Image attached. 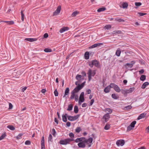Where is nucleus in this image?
I'll use <instances>...</instances> for the list:
<instances>
[{
  "label": "nucleus",
  "mask_w": 149,
  "mask_h": 149,
  "mask_svg": "<svg viewBox=\"0 0 149 149\" xmlns=\"http://www.w3.org/2000/svg\"><path fill=\"white\" fill-rule=\"evenodd\" d=\"M74 98L75 101H77L78 100V96L77 94L72 91L71 93V96L70 99L71 100H72Z\"/></svg>",
  "instance_id": "4"
},
{
  "label": "nucleus",
  "mask_w": 149,
  "mask_h": 149,
  "mask_svg": "<svg viewBox=\"0 0 149 149\" xmlns=\"http://www.w3.org/2000/svg\"><path fill=\"white\" fill-rule=\"evenodd\" d=\"M81 130V128L80 127L77 128L75 130V131L77 133H79Z\"/></svg>",
  "instance_id": "43"
},
{
  "label": "nucleus",
  "mask_w": 149,
  "mask_h": 149,
  "mask_svg": "<svg viewBox=\"0 0 149 149\" xmlns=\"http://www.w3.org/2000/svg\"><path fill=\"white\" fill-rule=\"evenodd\" d=\"M2 22L6 23L8 24L11 25L13 24H14V22L13 21H3Z\"/></svg>",
  "instance_id": "16"
},
{
  "label": "nucleus",
  "mask_w": 149,
  "mask_h": 149,
  "mask_svg": "<svg viewBox=\"0 0 149 149\" xmlns=\"http://www.w3.org/2000/svg\"><path fill=\"white\" fill-rule=\"evenodd\" d=\"M62 120L63 122H66L67 121V117L64 116V115H62Z\"/></svg>",
  "instance_id": "33"
},
{
  "label": "nucleus",
  "mask_w": 149,
  "mask_h": 149,
  "mask_svg": "<svg viewBox=\"0 0 149 149\" xmlns=\"http://www.w3.org/2000/svg\"><path fill=\"white\" fill-rule=\"evenodd\" d=\"M68 29L69 28L67 27H63L60 29L59 32L60 33H62Z\"/></svg>",
  "instance_id": "13"
},
{
  "label": "nucleus",
  "mask_w": 149,
  "mask_h": 149,
  "mask_svg": "<svg viewBox=\"0 0 149 149\" xmlns=\"http://www.w3.org/2000/svg\"><path fill=\"white\" fill-rule=\"evenodd\" d=\"M141 3L140 2H135V5L137 6H140L141 5Z\"/></svg>",
  "instance_id": "52"
},
{
  "label": "nucleus",
  "mask_w": 149,
  "mask_h": 149,
  "mask_svg": "<svg viewBox=\"0 0 149 149\" xmlns=\"http://www.w3.org/2000/svg\"><path fill=\"white\" fill-rule=\"evenodd\" d=\"M146 76L145 75H141L140 78V79L142 81H144L146 79Z\"/></svg>",
  "instance_id": "30"
},
{
  "label": "nucleus",
  "mask_w": 149,
  "mask_h": 149,
  "mask_svg": "<svg viewBox=\"0 0 149 149\" xmlns=\"http://www.w3.org/2000/svg\"><path fill=\"white\" fill-rule=\"evenodd\" d=\"M87 105V104L86 103H84L82 104V107H85Z\"/></svg>",
  "instance_id": "64"
},
{
  "label": "nucleus",
  "mask_w": 149,
  "mask_h": 149,
  "mask_svg": "<svg viewBox=\"0 0 149 149\" xmlns=\"http://www.w3.org/2000/svg\"><path fill=\"white\" fill-rule=\"evenodd\" d=\"M146 115V113H141L138 117L137 119L139 120L140 119L144 118L145 117Z\"/></svg>",
  "instance_id": "11"
},
{
  "label": "nucleus",
  "mask_w": 149,
  "mask_h": 149,
  "mask_svg": "<svg viewBox=\"0 0 149 149\" xmlns=\"http://www.w3.org/2000/svg\"><path fill=\"white\" fill-rule=\"evenodd\" d=\"M110 88H111L110 86V85L106 87L104 90V91L105 93H108L110 91Z\"/></svg>",
  "instance_id": "14"
},
{
  "label": "nucleus",
  "mask_w": 149,
  "mask_h": 149,
  "mask_svg": "<svg viewBox=\"0 0 149 149\" xmlns=\"http://www.w3.org/2000/svg\"><path fill=\"white\" fill-rule=\"evenodd\" d=\"M81 89V88L78 85L72 91L77 94Z\"/></svg>",
  "instance_id": "12"
},
{
  "label": "nucleus",
  "mask_w": 149,
  "mask_h": 149,
  "mask_svg": "<svg viewBox=\"0 0 149 149\" xmlns=\"http://www.w3.org/2000/svg\"><path fill=\"white\" fill-rule=\"evenodd\" d=\"M44 51L46 52H51L52 51V50L51 49H49L48 48H45L44 50Z\"/></svg>",
  "instance_id": "36"
},
{
  "label": "nucleus",
  "mask_w": 149,
  "mask_h": 149,
  "mask_svg": "<svg viewBox=\"0 0 149 149\" xmlns=\"http://www.w3.org/2000/svg\"><path fill=\"white\" fill-rule=\"evenodd\" d=\"M105 111L106 112H108L109 113H111L112 112V110L110 108H107L105 109Z\"/></svg>",
  "instance_id": "27"
},
{
  "label": "nucleus",
  "mask_w": 149,
  "mask_h": 149,
  "mask_svg": "<svg viewBox=\"0 0 149 149\" xmlns=\"http://www.w3.org/2000/svg\"><path fill=\"white\" fill-rule=\"evenodd\" d=\"M110 128V125L109 124H107L104 127V129L105 130H108Z\"/></svg>",
  "instance_id": "35"
},
{
  "label": "nucleus",
  "mask_w": 149,
  "mask_h": 149,
  "mask_svg": "<svg viewBox=\"0 0 149 149\" xmlns=\"http://www.w3.org/2000/svg\"><path fill=\"white\" fill-rule=\"evenodd\" d=\"M84 101V97H80L79 98V102H83Z\"/></svg>",
  "instance_id": "37"
},
{
  "label": "nucleus",
  "mask_w": 149,
  "mask_h": 149,
  "mask_svg": "<svg viewBox=\"0 0 149 149\" xmlns=\"http://www.w3.org/2000/svg\"><path fill=\"white\" fill-rule=\"evenodd\" d=\"M15 73H17L18 74V75H20L21 73L20 72V71H17L16 70H14V71L13 72V75H15Z\"/></svg>",
  "instance_id": "31"
},
{
  "label": "nucleus",
  "mask_w": 149,
  "mask_h": 149,
  "mask_svg": "<svg viewBox=\"0 0 149 149\" xmlns=\"http://www.w3.org/2000/svg\"><path fill=\"white\" fill-rule=\"evenodd\" d=\"M74 111L76 113H77L78 112V107L77 106H75L74 109Z\"/></svg>",
  "instance_id": "29"
},
{
  "label": "nucleus",
  "mask_w": 149,
  "mask_h": 149,
  "mask_svg": "<svg viewBox=\"0 0 149 149\" xmlns=\"http://www.w3.org/2000/svg\"><path fill=\"white\" fill-rule=\"evenodd\" d=\"M138 14L140 16H142L146 14L145 13H139V12L138 13Z\"/></svg>",
  "instance_id": "56"
},
{
  "label": "nucleus",
  "mask_w": 149,
  "mask_h": 149,
  "mask_svg": "<svg viewBox=\"0 0 149 149\" xmlns=\"http://www.w3.org/2000/svg\"><path fill=\"white\" fill-rule=\"evenodd\" d=\"M72 105L71 104H70L68 105L67 110L68 111H71L72 109Z\"/></svg>",
  "instance_id": "34"
},
{
  "label": "nucleus",
  "mask_w": 149,
  "mask_h": 149,
  "mask_svg": "<svg viewBox=\"0 0 149 149\" xmlns=\"http://www.w3.org/2000/svg\"><path fill=\"white\" fill-rule=\"evenodd\" d=\"M13 107V106L12 104L10 103H9V109H12Z\"/></svg>",
  "instance_id": "57"
},
{
  "label": "nucleus",
  "mask_w": 149,
  "mask_h": 149,
  "mask_svg": "<svg viewBox=\"0 0 149 149\" xmlns=\"http://www.w3.org/2000/svg\"><path fill=\"white\" fill-rule=\"evenodd\" d=\"M110 118V116L109 113H107L105 114L103 117V119H104L105 121L107 122L108 121Z\"/></svg>",
  "instance_id": "9"
},
{
  "label": "nucleus",
  "mask_w": 149,
  "mask_h": 149,
  "mask_svg": "<svg viewBox=\"0 0 149 149\" xmlns=\"http://www.w3.org/2000/svg\"><path fill=\"white\" fill-rule=\"evenodd\" d=\"M69 136L71 138H73L74 137V134L72 133H70L69 134Z\"/></svg>",
  "instance_id": "53"
},
{
  "label": "nucleus",
  "mask_w": 149,
  "mask_h": 149,
  "mask_svg": "<svg viewBox=\"0 0 149 149\" xmlns=\"http://www.w3.org/2000/svg\"><path fill=\"white\" fill-rule=\"evenodd\" d=\"M21 20L22 21H24V15L23 13V11H21Z\"/></svg>",
  "instance_id": "28"
},
{
  "label": "nucleus",
  "mask_w": 149,
  "mask_h": 149,
  "mask_svg": "<svg viewBox=\"0 0 149 149\" xmlns=\"http://www.w3.org/2000/svg\"><path fill=\"white\" fill-rule=\"evenodd\" d=\"M79 13V12L76 11L73 12L72 14V17H75Z\"/></svg>",
  "instance_id": "24"
},
{
  "label": "nucleus",
  "mask_w": 149,
  "mask_h": 149,
  "mask_svg": "<svg viewBox=\"0 0 149 149\" xmlns=\"http://www.w3.org/2000/svg\"><path fill=\"white\" fill-rule=\"evenodd\" d=\"M85 58L86 59H88L89 58V53L87 52H86L84 54Z\"/></svg>",
  "instance_id": "19"
},
{
  "label": "nucleus",
  "mask_w": 149,
  "mask_h": 149,
  "mask_svg": "<svg viewBox=\"0 0 149 149\" xmlns=\"http://www.w3.org/2000/svg\"><path fill=\"white\" fill-rule=\"evenodd\" d=\"M25 143V144L26 145H29L30 144L31 142L30 141H29V140H27V141H26Z\"/></svg>",
  "instance_id": "51"
},
{
  "label": "nucleus",
  "mask_w": 149,
  "mask_h": 149,
  "mask_svg": "<svg viewBox=\"0 0 149 149\" xmlns=\"http://www.w3.org/2000/svg\"><path fill=\"white\" fill-rule=\"evenodd\" d=\"M149 85V83L146 82L144 83L141 86V88L143 89L145 88L147 86Z\"/></svg>",
  "instance_id": "17"
},
{
  "label": "nucleus",
  "mask_w": 149,
  "mask_h": 149,
  "mask_svg": "<svg viewBox=\"0 0 149 149\" xmlns=\"http://www.w3.org/2000/svg\"><path fill=\"white\" fill-rule=\"evenodd\" d=\"M73 116H69L68 117V120L71 121H74L73 118Z\"/></svg>",
  "instance_id": "47"
},
{
  "label": "nucleus",
  "mask_w": 149,
  "mask_h": 149,
  "mask_svg": "<svg viewBox=\"0 0 149 149\" xmlns=\"http://www.w3.org/2000/svg\"><path fill=\"white\" fill-rule=\"evenodd\" d=\"M120 91H121L122 94L126 96L127 95V94L126 89H121L120 90Z\"/></svg>",
  "instance_id": "20"
},
{
  "label": "nucleus",
  "mask_w": 149,
  "mask_h": 149,
  "mask_svg": "<svg viewBox=\"0 0 149 149\" xmlns=\"http://www.w3.org/2000/svg\"><path fill=\"white\" fill-rule=\"evenodd\" d=\"M56 133V131L54 129H53L52 130V134H53V135L54 136H55V134Z\"/></svg>",
  "instance_id": "58"
},
{
  "label": "nucleus",
  "mask_w": 149,
  "mask_h": 149,
  "mask_svg": "<svg viewBox=\"0 0 149 149\" xmlns=\"http://www.w3.org/2000/svg\"><path fill=\"white\" fill-rule=\"evenodd\" d=\"M6 135L5 134H3L0 137V140H1L3 139L6 136Z\"/></svg>",
  "instance_id": "41"
},
{
  "label": "nucleus",
  "mask_w": 149,
  "mask_h": 149,
  "mask_svg": "<svg viewBox=\"0 0 149 149\" xmlns=\"http://www.w3.org/2000/svg\"><path fill=\"white\" fill-rule=\"evenodd\" d=\"M129 89L130 91V92L131 93L134 91V88H131Z\"/></svg>",
  "instance_id": "59"
},
{
  "label": "nucleus",
  "mask_w": 149,
  "mask_h": 149,
  "mask_svg": "<svg viewBox=\"0 0 149 149\" xmlns=\"http://www.w3.org/2000/svg\"><path fill=\"white\" fill-rule=\"evenodd\" d=\"M84 82L82 84H81V85L79 84L78 86H80V88H81V89L84 86Z\"/></svg>",
  "instance_id": "55"
},
{
  "label": "nucleus",
  "mask_w": 149,
  "mask_h": 149,
  "mask_svg": "<svg viewBox=\"0 0 149 149\" xmlns=\"http://www.w3.org/2000/svg\"><path fill=\"white\" fill-rule=\"evenodd\" d=\"M136 123V121H134L132 122L130 124V126L132 127L133 128H134V127Z\"/></svg>",
  "instance_id": "32"
},
{
  "label": "nucleus",
  "mask_w": 149,
  "mask_h": 149,
  "mask_svg": "<svg viewBox=\"0 0 149 149\" xmlns=\"http://www.w3.org/2000/svg\"><path fill=\"white\" fill-rule=\"evenodd\" d=\"M23 135V134L22 133L19 134L18 135L16 136V138L17 139H19L21 138L22 136Z\"/></svg>",
  "instance_id": "39"
},
{
  "label": "nucleus",
  "mask_w": 149,
  "mask_h": 149,
  "mask_svg": "<svg viewBox=\"0 0 149 149\" xmlns=\"http://www.w3.org/2000/svg\"><path fill=\"white\" fill-rule=\"evenodd\" d=\"M106 10V8L104 7L101 8H100L97 10V11L98 12H100L102 11H104L105 10Z\"/></svg>",
  "instance_id": "23"
},
{
  "label": "nucleus",
  "mask_w": 149,
  "mask_h": 149,
  "mask_svg": "<svg viewBox=\"0 0 149 149\" xmlns=\"http://www.w3.org/2000/svg\"><path fill=\"white\" fill-rule=\"evenodd\" d=\"M115 21H118L119 22H125V20L123 19H122L121 18H117L115 19Z\"/></svg>",
  "instance_id": "25"
},
{
  "label": "nucleus",
  "mask_w": 149,
  "mask_h": 149,
  "mask_svg": "<svg viewBox=\"0 0 149 149\" xmlns=\"http://www.w3.org/2000/svg\"><path fill=\"white\" fill-rule=\"evenodd\" d=\"M102 45H103V43H98L94 44V45L95 46V47H96L97 46Z\"/></svg>",
  "instance_id": "50"
},
{
  "label": "nucleus",
  "mask_w": 149,
  "mask_h": 149,
  "mask_svg": "<svg viewBox=\"0 0 149 149\" xmlns=\"http://www.w3.org/2000/svg\"><path fill=\"white\" fill-rule=\"evenodd\" d=\"M70 93V90L69 88H66L65 91L64 95L63 96V97H65L67 95L68 96Z\"/></svg>",
  "instance_id": "10"
},
{
  "label": "nucleus",
  "mask_w": 149,
  "mask_h": 149,
  "mask_svg": "<svg viewBox=\"0 0 149 149\" xmlns=\"http://www.w3.org/2000/svg\"><path fill=\"white\" fill-rule=\"evenodd\" d=\"M8 128L10 129L11 130H14L15 129V127L12 125H9L7 127Z\"/></svg>",
  "instance_id": "22"
},
{
  "label": "nucleus",
  "mask_w": 149,
  "mask_h": 149,
  "mask_svg": "<svg viewBox=\"0 0 149 149\" xmlns=\"http://www.w3.org/2000/svg\"><path fill=\"white\" fill-rule=\"evenodd\" d=\"M71 123L70 122H67L66 123V125L67 127H69L70 126Z\"/></svg>",
  "instance_id": "63"
},
{
  "label": "nucleus",
  "mask_w": 149,
  "mask_h": 149,
  "mask_svg": "<svg viewBox=\"0 0 149 149\" xmlns=\"http://www.w3.org/2000/svg\"><path fill=\"white\" fill-rule=\"evenodd\" d=\"M121 52L120 48H118L116 50V54L118 56H119L120 55Z\"/></svg>",
  "instance_id": "18"
},
{
  "label": "nucleus",
  "mask_w": 149,
  "mask_h": 149,
  "mask_svg": "<svg viewBox=\"0 0 149 149\" xmlns=\"http://www.w3.org/2000/svg\"><path fill=\"white\" fill-rule=\"evenodd\" d=\"M61 9V7L60 6H58L56 10L53 12V15L56 16L59 13Z\"/></svg>",
  "instance_id": "7"
},
{
  "label": "nucleus",
  "mask_w": 149,
  "mask_h": 149,
  "mask_svg": "<svg viewBox=\"0 0 149 149\" xmlns=\"http://www.w3.org/2000/svg\"><path fill=\"white\" fill-rule=\"evenodd\" d=\"M54 93L55 96H57L58 95V93L56 89L54 91Z\"/></svg>",
  "instance_id": "46"
},
{
  "label": "nucleus",
  "mask_w": 149,
  "mask_h": 149,
  "mask_svg": "<svg viewBox=\"0 0 149 149\" xmlns=\"http://www.w3.org/2000/svg\"><path fill=\"white\" fill-rule=\"evenodd\" d=\"M25 40L29 42H33L36 41L37 39L36 38H26Z\"/></svg>",
  "instance_id": "15"
},
{
  "label": "nucleus",
  "mask_w": 149,
  "mask_h": 149,
  "mask_svg": "<svg viewBox=\"0 0 149 149\" xmlns=\"http://www.w3.org/2000/svg\"><path fill=\"white\" fill-rule=\"evenodd\" d=\"M111 26L109 25H106L105 26H104V28L105 29H109L111 28Z\"/></svg>",
  "instance_id": "26"
},
{
  "label": "nucleus",
  "mask_w": 149,
  "mask_h": 149,
  "mask_svg": "<svg viewBox=\"0 0 149 149\" xmlns=\"http://www.w3.org/2000/svg\"><path fill=\"white\" fill-rule=\"evenodd\" d=\"M52 139V135H51V134H50L49 135V136L48 139V142H49L50 141H51Z\"/></svg>",
  "instance_id": "45"
},
{
  "label": "nucleus",
  "mask_w": 149,
  "mask_h": 149,
  "mask_svg": "<svg viewBox=\"0 0 149 149\" xmlns=\"http://www.w3.org/2000/svg\"><path fill=\"white\" fill-rule=\"evenodd\" d=\"M26 88H27L26 87H25L23 88H22V92H24V91L26 90Z\"/></svg>",
  "instance_id": "61"
},
{
  "label": "nucleus",
  "mask_w": 149,
  "mask_h": 149,
  "mask_svg": "<svg viewBox=\"0 0 149 149\" xmlns=\"http://www.w3.org/2000/svg\"><path fill=\"white\" fill-rule=\"evenodd\" d=\"M86 92L87 94H90L91 92V90L90 89H88L86 91Z\"/></svg>",
  "instance_id": "62"
},
{
  "label": "nucleus",
  "mask_w": 149,
  "mask_h": 149,
  "mask_svg": "<svg viewBox=\"0 0 149 149\" xmlns=\"http://www.w3.org/2000/svg\"><path fill=\"white\" fill-rule=\"evenodd\" d=\"M93 140L92 137H90L88 139H86L84 137H81L77 138L75 141L76 143L79 142L77 145L79 148H84L86 147V144L88 145L89 147H91Z\"/></svg>",
  "instance_id": "1"
},
{
  "label": "nucleus",
  "mask_w": 149,
  "mask_h": 149,
  "mask_svg": "<svg viewBox=\"0 0 149 149\" xmlns=\"http://www.w3.org/2000/svg\"><path fill=\"white\" fill-rule=\"evenodd\" d=\"M94 99H92L91 100V102L89 103V106L92 105V104H93V102H94Z\"/></svg>",
  "instance_id": "54"
},
{
  "label": "nucleus",
  "mask_w": 149,
  "mask_h": 149,
  "mask_svg": "<svg viewBox=\"0 0 149 149\" xmlns=\"http://www.w3.org/2000/svg\"><path fill=\"white\" fill-rule=\"evenodd\" d=\"M112 97L115 99H117L118 98V97L116 96V94H113L112 95Z\"/></svg>",
  "instance_id": "40"
},
{
  "label": "nucleus",
  "mask_w": 149,
  "mask_h": 149,
  "mask_svg": "<svg viewBox=\"0 0 149 149\" xmlns=\"http://www.w3.org/2000/svg\"><path fill=\"white\" fill-rule=\"evenodd\" d=\"M74 141L72 139H67L64 140H61L59 142V143L62 145H66L69 143L70 142Z\"/></svg>",
  "instance_id": "2"
},
{
  "label": "nucleus",
  "mask_w": 149,
  "mask_h": 149,
  "mask_svg": "<svg viewBox=\"0 0 149 149\" xmlns=\"http://www.w3.org/2000/svg\"><path fill=\"white\" fill-rule=\"evenodd\" d=\"M133 128L132 127L129 125L127 127V131L129 132L131 131L133 129Z\"/></svg>",
  "instance_id": "44"
},
{
  "label": "nucleus",
  "mask_w": 149,
  "mask_h": 149,
  "mask_svg": "<svg viewBox=\"0 0 149 149\" xmlns=\"http://www.w3.org/2000/svg\"><path fill=\"white\" fill-rule=\"evenodd\" d=\"M127 65L130 68H131L133 66V64L129 63H127L125 65V66Z\"/></svg>",
  "instance_id": "49"
},
{
  "label": "nucleus",
  "mask_w": 149,
  "mask_h": 149,
  "mask_svg": "<svg viewBox=\"0 0 149 149\" xmlns=\"http://www.w3.org/2000/svg\"><path fill=\"white\" fill-rule=\"evenodd\" d=\"M82 76L80 75H77L76 77V79L77 80H79L81 78Z\"/></svg>",
  "instance_id": "42"
},
{
  "label": "nucleus",
  "mask_w": 149,
  "mask_h": 149,
  "mask_svg": "<svg viewBox=\"0 0 149 149\" xmlns=\"http://www.w3.org/2000/svg\"><path fill=\"white\" fill-rule=\"evenodd\" d=\"M124 143L125 141L123 140H118L116 142V144L118 146H119L120 145L122 146L124 145Z\"/></svg>",
  "instance_id": "8"
},
{
  "label": "nucleus",
  "mask_w": 149,
  "mask_h": 149,
  "mask_svg": "<svg viewBox=\"0 0 149 149\" xmlns=\"http://www.w3.org/2000/svg\"><path fill=\"white\" fill-rule=\"evenodd\" d=\"M89 65L91 67H93V65L98 67H99V62L97 60H94L92 61L91 63H89Z\"/></svg>",
  "instance_id": "6"
},
{
  "label": "nucleus",
  "mask_w": 149,
  "mask_h": 149,
  "mask_svg": "<svg viewBox=\"0 0 149 149\" xmlns=\"http://www.w3.org/2000/svg\"><path fill=\"white\" fill-rule=\"evenodd\" d=\"M110 86L111 88L113 89L117 92H120V89L118 86L114 83H111L110 84Z\"/></svg>",
  "instance_id": "5"
},
{
  "label": "nucleus",
  "mask_w": 149,
  "mask_h": 149,
  "mask_svg": "<svg viewBox=\"0 0 149 149\" xmlns=\"http://www.w3.org/2000/svg\"><path fill=\"white\" fill-rule=\"evenodd\" d=\"M122 6L123 8H127L128 6V4L126 2H124L122 4Z\"/></svg>",
  "instance_id": "21"
},
{
  "label": "nucleus",
  "mask_w": 149,
  "mask_h": 149,
  "mask_svg": "<svg viewBox=\"0 0 149 149\" xmlns=\"http://www.w3.org/2000/svg\"><path fill=\"white\" fill-rule=\"evenodd\" d=\"M95 70L92 71L91 69H89L88 71V81H90L91 78V77H93L95 74Z\"/></svg>",
  "instance_id": "3"
},
{
  "label": "nucleus",
  "mask_w": 149,
  "mask_h": 149,
  "mask_svg": "<svg viewBox=\"0 0 149 149\" xmlns=\"http://www.w3.org/2000/svg\"><path fill=\"white\" fill-rule=\"evenodd\" d=\"M79 115H77L75 116H73V120L74 121V120H75L77 119L79 117Z\"/></svg>",
  "instance_id": "38"
},
{
  "label": "nucleus",
  "mask_w": 149,
  "mask_h": 149,
  "mask_svg": "<svg viewBox=\"0 0 149 149\" xmlns=\"http://www.w3.org/2000/svg\"><path fill=\"white\" fill-rule=\"evenodd\" d=\"M43 36L44 38H47L48 37V35L47 33H45L44 34Z\"/></svg>",
  "instance_id": "60"
},
{
  "label": "nucleus",
  "mask_w": 149,
  "mask_h": 149,
  "mask_svg": "<svg viewBox=\"0 0 149 149\" xmlns=\"http://www.w3.org/2000/svg\"><path fill=\"white\" fill-rule=\"evenodd\" d=\"M132 108V107L131 105H129L125 107V109L127 110L130 109H131Z\"/></svg>",
  "instance_id": "48"
}]
</instances>
